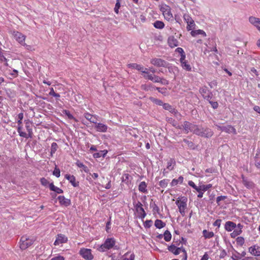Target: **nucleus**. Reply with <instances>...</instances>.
<instances>
[{
	"mask_svg": "<svg viewBox=\"0 0 260 260\" xmlns=\"http://www.w3.org/2000/svg\"><path fill=\"white\" fill-rule=\"evenodd\" d=\"M194 134L202 137L210 138L213 135V132L209 128L200 127L197 125Z\"/></svg>",
	"mask_w": 260,
	"mask_h": 260,
	"instance_id": "nucleus-1",
	"label": "nucleus"
},
{
	"mask_svg": "<svg viewBox=\"0 0 260 260\" xmlns=\"http://www.w3.org/2000/svg\"><path fill=\"white\" fill-rule=\"evenodd\" d=\"M187 199L185 197L181 198H178L176 201V204L177 205L180 213L182 216H184L185 214V209L187 207Z\"/></svg>",
	"mask_w": 260,
	"mask_h": 260,
	"instance_id": "nucleus-2",
	"label": "nucleus"
},
{
	"mask_svg": "<svg viewBox=\"0 0 260 260\" xmlns=\"http://www.w3.org/2000/svg\"><path fill=\"white\" fill-rule=\"evenodd\" d=\"M115 240L113 238H107L102 244L100 247L98 248V250L101 252H104L107 250H109L115 245Z\"/></svg>",
	"mask_w": 260,
	"mask_h": 260,
	"instance_id": "nucleus-3",
	"label": "nucleus"
},
{
	"mask_svg": "<svg viewBox=\"0 0 260 260\" xmlns=\"http://www.w3.org/2000/svg\"><path fill=\"white\" fill-rule=\"evenodd\" d=\"M34 240L29 238L27 236H23L20 239V248L21 249H25L31 245Z\"/></svg>",
	"mask_w": 260,
	"mask_h": 260,
	"instance_id": "nucleus-4",
	"label": "nucleus"
},
{
	"mask_svg": "<svg viewBox=\"0 0 260 260\" xmlns=\"http://www.w3.org/2000/svg\"><path fill=\"white\" fill-rule=\"evenodd\" d=\"M160 10L162 12L165 18L168 21L173 20V16L171 11V8L169 6L165 5L160 8Z\"/></svg>",
	"mask_w": 260,
	"mask_h": 260,
	"instance_id": "nucleus-5",
	"label": "nucleus"
},
{
	"mask_svg": "<svg viewBox=\"0 0 260 260\" xmlns=\"http://www.w3.org/2000/svg\"><path fill=\"white\" fill-rule=\"evenodd\" d=\"M197 126V125L193 124L186 121H184L182 125V127L185 133L186 134H187L189 132H192L194 134Z\"/></svg>",
	"mask_w": 260,
	"mask_h": 260,
	"instance_id": "nucleus-6",
	"label": "nucleus"
},
{
	"mask_svg": "<svg viewBox=\"0 0 260 260\" xmlns=\"http://www.w3.org/2000/svg\"><path fill=\"white\" fill-rule=\"evenodd\" d=\"M79 253L83 258L88 260H91L93 258L91 250L89 249L81 248Z\"/></svg>",
	"mask_w": 260,
	"mask_h": 260,
	"instance_id": "nucleus-7",
	"label": "nucleus"
},
{
	"mask_svg": "<svg viewBox=\"0 0 260 260\" xmlns=\"http://www.w3.org/2000/svg\"><path fill=\"white\" fill-rule=\"evenodd\" d=\"M150 63L154 66L157 67H165L167 66V62L158 58H154L151 59Z\"/></svg>",
	"mask_w": 260,
	"mask_h": 260,
	"instance_id": "nucleus-8",
	"label": "nucleus"
},
{
	"mask_svg": "<svg viewBox=\"0 0 260 260\" xmlns=\"http://www.w3.org/2000/svg\"><path fill=\"white\" fill-rule=\"evenodd\" d=\"M13 36L15 40L20 44L22 45L24 43L26 37L22 33L18 31H13Z\"/></svg>",
	"mask_w": 260,
	"mask_h": 260,
	"instance_id": "nucleus-9",
	"label": "nucleus"
},
{
	"mask_svg": "<svg viewBox=\"0 0 260 260\" xmlns=\"http://www.w3.org/2000/svg\"><path fill=\"white\" fill-rule=\"evenodd\" d=\"M68 241V238L64 235L59 234L56 236V240L54 243L55 245H58L60 244L66 243Z\"/></svg>",
	"mask_w": 260,
	"mask_h": 260,
	"instance_id": "nucleus-10",
	"label": "nucleus"
},
{
	"mask_svg": "<svg viewBox=\"0 0 260 260\" xmlns=\"http://www.w3.org/2000/svg\"><path fill=\"white\" fill-rule=\"evenodd\" d=\"M163 108L164 109L168 110L171 113L173 114L177 118L181 116V114L177 111V110L168 103H165L164 105H163Z\"/></svg>",
	"mask_w": 260,
	"mask_h": 260,
	"instance_id": "nucleus-11",
	"label": "nucleus"
},
{
	"mask_svg": "<svg viewBox=\"0 0 260 260\" xmlns=\"http://www.w3.org/2000/svg\"><path fill=\"white\" fill-rule=\"evenodd\" d=\"M212 187V184H209L207 185H202L199 186V194H198V197L199 198H202L203 196L204 192L207 191L208 189Z\"/></svg>",
	"mask_w": 260,
	"mask_h": 260,
	"instance_id": "nucleus-12",
	"label": "nucleus"
},
{
	"mask_svg": "<svg viewBox=\"0 0 260 260\" xmlns=\"http://www.w3.org/2000/svg\"><path fill=\"white\" fill-rule=\"evenodd\" d=\"M94 128L98 132L105 133L107 132L108 129V126L102 123H98L96 122L95 123Z\"/></svg>",
	"mask_w": 260,
	"mask_h": 260,
	"instance_id": "nucleus-13",
	"label": "nucleus"
},
{
	"mask_svg": "<svg viewBox=\"0 0 260 260\" xmlns=\"http://www.w3.org/2000/svg\"><path fill=\"white\" fill-rule=\"evenodd\" d=\"M57 199L61 206L68 207L71 204V200L69 199H67L63 196H59L58 197Z\"/></svg>",
	"mask_w": 260,
	"mask_h": 260,
	"instance_id": "nucleus-14",
	"label": "nucleus"
},
{
	"mask_svg": "<svg viewBox=\"0 0 260 260\" xmlns=\"http://www.w3.org/2000/svg\"><path fill=\"white\" fill-rule=\"evenodd\" d=\"M217 127L222 132H225L228 133H233L234 134H236L237 133L236 129L231 125L226 126H217Z\"/></svg>",
	"mask_w": 260,
	"mask_h": 260,
	"instance_id": "nucleus-15",
	"label": "nucleus"
},
{
	"mask_svg": "<svg viewBox=\"0 0 260 260\" xmlns=\"http://www.w3.org/2000/svg\"><path fill=\"white\" fill-rule=\"evenodd\" d=\"M84 116L87 120L94 124L96 123L98 121V118H99L98 116L96 115H91L88 112L84 113Z\"/></svg>",
	"mask_w": 260,
	"mask_h": 260,
	"instance_id": "nucleus-16",
	"label": "nucleus"
},
{
	"mask_svg": "<svg viewBox=\"0 0 260 260\" xmlns=\"http://www.w3.org/2000/svg\"><path fill=\"white\" fill-rule=\"evenodd\" d=\"M135 207L136 208L137 211L141 214L142 218H144L146 216V214L141 202H138L135 205Z\"/></svg>",
	"mask_w": 260,
	"mask_h": 260,
	"instance_id": "nucleus-17",
	"label": "nucleus"
},
{
	"mask_svg": "<svg viewBox=\"0 0 260 260\" xmlns=\"http://www.w3.org/2000/svg\"><path fill=\"white\" fill-rule=\"evenodd\" d=\"M128 66L129 68L136 69L141 72V73H145V70H148L147 68H144L142 65L135 63L128 64Z\"/></svg>",
	"mask_w": 260,
	"mask_h": 260,
	"instance_id": "nucleus-18",
	"label": "nucleus"
},
{
	"mask_svg": "<svg viewBox=\"0 0 260 260\" xmlns=\"http://www.w3.org/2000/svg\"><path fill=\"white\" fill-rule=\"evenodd\" d=\"M237 225L233 221H226L224 224V229L228 232H231L236 228Z\"/></svg>",
	"mask_w": 260,
	"mask_h": 260,
	"instance_id": "nucleus-19",
	"label": "nucleus"
},
{
	"mask_svg": "<svg viewBox=\"0 0 260 260\" xmlns=\"http://www.w3.org/2000/svg\"><path fill=\"white\" fill-rule=\"evenodd\" d=\"M168 43L171 48L178 46V41L174 36H170L168 39Z\"/></svg>",
	"mask_w": 260,
	"mask_h": 260,
	"instance_id": "nucleus-20",
	"label": "nucleus"
},
{
	"mask_svg": "<svg viewBox=\"0 0 260 260\" xmlns=\"http://www.w3.org/2000/svg\"><path fill=\"white\" fill-rule=\"evenodd\" d=\"M242 183L246 188L248 189H251L254 187V184L252 181L244 177L243 175H242Z\"/></svg>",
	"mask_w": 260,
	"mask_h": 260,
	"instance_id": "nucleus-21",
	"label": "nucleus"
},
{
	"mask_svg": "<svg viewBox=\"0 0 260 260\" xmlns=\"http://www.w3.org/2000/svg\"><path fill=\"white\" fill-rule=\"evenodd\" d=\"M65 178L68 180L73 186L77 187L79 185V182H76V178L73 175L66 174Z\"/></svg>",
	"mask_w": 260,
	"mask_h": 260,
	"instance_id": "nucleus-22",
	"label": "nucleus"
},
{
	"mask_svg": "<svg viewBox=\"0 0 260 260\" xmlns=\"http://www.w3.org/2000/svg\"><path fill=\"white\" fill-rule=\"evenodd\" d=\"M182 249H183L182 247L177 248L174 245H171L168 247V250L175 255L179 254Z\"/></svg>",
	"mask_w": 260,
	"mask_h": 260,
	"instance_id": "nucleus-23",
	"label": "nucleus"
},
{
	"mask_svg": "<svg viewBox=\"0 0 260 260\" xmlns=\"http://www.w3.org/2000/svg\"><path fill=\"white\" fill-rule=\"evenodd\" d=\"M184 178L183 176H180L178 179H173L171 183V186H176L178 184H182L183 183Z\"/></svg>",
	"mask_w": 260,
	"mask_h": 260,
	"instance_id": "nucleus-24",
	"label": "nucleus"
},
{
	"mask_svg": "<svg viewBox=\"0 0 260 260\" xmlns=\"http://www.w3.org/2000/svg\"><path fill=\"white\" fill-rule=\"evenodd\" d=\"M249 21L256 27L258 23L260 22V18L254 16H250L249 17Z\"/></svg>",
	"mask_w": 260,
	"mask_h": 260,
	"instance_id": "nucleus-25",
	"label": "nucleus"
},
{
	"mask_svg": "<svg viewBox=\"0 0 260 260\" xmlns=\"http://www.w3.org/2000/svg\"><path fill=\"white\" fill-rule=\"evenodd\" d=\"M49 188L51 190L57 193H63V190L61 188L55 186L53 183L49 184Z\"/></svg>",
	"mask_w": 260,
	"mask_h": 260,
	"instance_id": "nucleus-26",
	"label": "nucleus"
},
{
	"mask_svg": "<svg viewBox=\"0 0 260 260\" xmlns=\"http://www.w3.org/2000/svg\"><path fill=\"white\" fill-rule=\"evenodd\" d=\"M107 153H108L107 150H104L100 151L98 152L94 153L93 154V156L94 158H100L101 157H104L106 155Z\"/></svg>",
	"mask_w": 260,
	"mask_h": 260,
	"instance_id": "nucleus-27",
	"label": "nucleus"
},
{
	"mask_svg": "<svg viewBox=\"0 0 260 260\" xmlns=\"http://www.w3.org/2000/svg\"><path fill=\"white\" fill-rule=\"evenodd\" d=\"M147 184L145 182L142 181L141 182L139 185V190L140 192L146 193L147 192V190L146 189Z\"/></svg>",
	"mask_w": 260,
	"mask_h": 260,
	"instance_id": "nucleus-28",
	"label": "nucleus"
},
{
	"mask_svg": "<svg viewBox=\"0 0 260 260\" xmlns=\"http://www.w3.org/2000/svg\"><path fill=\"white\" fill-rule=\"evenodd\" d=\"M191 35L193 37H195L198 35H202L204 37L206 36V32L204 30H201V29L192 30L191 32Z\"/></svg>",
	"mask_w": 260,
	"mask_h": 260,
	"instance_id": "nucleus-29",
	"label": "nucleus"
},
{
	"mask_svg": "<svg viewBox=\"0 0 260 260\" xmlns=\"http://www.w3.org/2000/svg\"><path fill=\"white\" fill-rule=\"evenodd\" d=\"M207 86H204L200 89V92L202 95L203 97L204 98L209 92H210Z\"/></svg>",
	"mask_w": 260,
	"mask_h": 260,
	"instance_id": "nucleus-30",
	"label": "nucleus"
},
{
	"mask_svg": "<svg viewBox=\"0 0 260 260\" xmlns=\"http://www.w3.org/2000/svg\"><path fill=\"white\" fill-rule=\"evenodd\" d=\"M175 163V161L174 159H170V160L167 162V168L170 171L174 169Z\"/></svg>",
	"mask_w": 260,
	"mask_h": 260,
	"instance_id": "nucleus-31",
	"label": "nucleus"
},
{
	"mask_svg": "<svg viewBox=\"0 0 260 260\" xmlns=\"http://www.w3.org/2000/svg\"><path fill=\"white\" fill-rule=\"evenodd\" d=\"M154 225L156 228L161 229L166 225V223L160 219H156L155 221Z\"/></svg>",
	"mask_w": 260,
	"mask_h": 260,
	"instance_id": "nucleus-32",
	"label": "nucleus"
},
{
	"mask_svg": "<svg viewBox=\"0 0 260 260\" xmlns=\"http://www.w3.org/2000/svg\"><path fill=\"white\" fill-rule=\"evenodd\" d=\"M22 127L21 125H18L17 132L19 133L20 136L25 138H28L27 134L26 133L22 131Z\"/></svg>",
	"mask_w": 260,
	"mask_h": 260,
	"instance_id": "nucleus-33",
	"label": "nucleus"
},
{
	"mask_svg": "<svg viewBox=\"0 0 260 260\" xmlns=\"http://www.w3.org/2000/svg\"><path fill=\"white\" fill-rule=\"evenodd\" d=\"M204 236L206 239H209L213 237L214 235L213 232H208L206 230H204L203 231Z\"/></svg>",
	"mask_w": 260,
	"mask_h": 260,
	"instance_id": "nucleus-34",
	"label": "nucleus"
},
{
	"mask_svg": "<svg viewBox=\"0 0 260 260\" xmlns=\"http://www.w3.org/2000/svg\"><path fill=\"white\" fill-rule=\"evenodd\" d=\"M153 26L156 28L162 29L164 27L165 24L163 22L157 20L153 23Z\"/></svg>",
	"mask_w": 260,
	"mask_h": 260,
	"instance_id": "nucleus-35",
	"label": "nucleus"
},
{
	"mask_svg": "<svg viewBox=\"0 0 260 260\" xmlns=\"http://www.w3.org/2000/svg\"><path fill=\"white\" fill-rule=\"evenodd\" d=\"M30 123L28 121H25V127L28 133V137H31V135L32 134V129L30 127Z\"/></svg>",
	"mask_w": 260,
	"mask_h": 260,
	"instance_id": "nucleus-36",
	"label": "nucleus"
},
{
	"mask_svg": "<svg viewBox=\"0 0 260 260\" xmlns=\"http://www.w3.org/2000/svg\"><path fill=\"white\" fill-rule=\"evenodd\" d=\"M150 100L153 103H154L157 105L163 106V105H164V104H165L162 102V101L161 100L153 98V97L150 98Z\"/></svg>",
	"mask_w": 260,
	"mask_h": 260,
	"instance_id": "nucleus-37",
	"label": "nucleus"
},
{
	"mask_svg": "<svg viewBox=\"0 0 260 260\" xmlns=\"http://www.w3.org/2000/svg\"><path fill=\"white\" fill-rule=\"evenodd\" d=\"M57 148H58V145H57V143L55 142L52 143L51 144V151H50V154H51V156H52L53 154L55 153Z\"/></svg>",
	"mask_w": 260,
	"mask_h": 260,
	"instance_id": "nucleus-38",
	"label": "nucleus"
},
{
	"mask_svg": "<svg viewBox=\"0 0 260 260\" xmlns=\"http://www.w3.org/2000/svg\"><path fill=\"white\" fill-rule=\"evenodd\" d=\"M49 95L53 96L56 98V100H58L60 98V94L59 93H56L53 88H51L50 89V92L48 94Z\"/></svg>",
	"mask_w": 260,
	"mask_h": 260,
	"instance_id": "nucleus-39",
	"label": "nucleus"
},
{
	"mask_svg": "<svg viewBox=\"0 0 260 260\" xmlns=\"http://www.w3.org/2000/svg\"><path fill=\"white\" fill-rule=\"evenodd\" d=\"M164 237L165 241L167 242H169L171 239L172 235L170 232L169 231L167 230L165 232L164 234Z\"/></svg>",
	"mask_w": 260,
	"mask_h": 260,
	"instance_id": "nucleus-40",
	"label": "nucleus"
},
{
	"mask_svg": "<svg viewBox=\"0 0 260 260\" xmlns=\"http://www.w3.org/2000/svg\"><path fill=\"white\" fill-rule=\"evenodd\" d=\"M169 182V179H163L159 182V185L162 188H166Z\"/></svg>",
	"mask_w": 260,
	"mask_h": 260,
	"instance_id": "nucleus-41",
	"label": "nucleus"
},
{
	"mask_svg": "<svg viewBox=\"0 0 260 260\" xmlns=\"http://www.w3.org/2000/svg\"><path fill=\"white\" fill-rule=\"evenodd\" d=\"M152 87V85L151 84H142L141 86V89L143 90L147 91L150 90Z\"/></svg>",
	"mask_w": 260,
	"mask_h": 260,
	"instance_id": "nucleus-42",
	"label": "nucleus"
},
{
	"mask_svg": "<svg viewBox=\"0 0 260 260\" xmlns=\"http://www.w3.org/2000/svg\"><path fill=\"white\" fill-rule=\"evenodd\" d=\"M181 63L182 67L186 70V71H191V67L187 63L186 61L182 62Z\"/></svg>",
	"mask_w": 260,
	"mask_h": 260,
	"instance_id": "nucleus-43",
	"label": "nucleus"
},
{
	"mask_svg": "<svg viewBox=\"0 0 260 260\" xmlns=\"http://www.w3.org/2000/svg\"><path fill=\"white\" fill-rule=\"evenodd\" d=\"M244 242H245L244 239L242 237H238L236 239L237 244L240 246H242L243 245V244H244Z\"/></svg>",
	"mask_w": 260,
	"mask_h": 260,
	"instance_id": "nucleus-44",
	"label": "nucleus"
},
{
	"mask_svg": "<svg viewBox=\"0 0 260 260\" xmlns=\"http://www.w3.org/2000/svg\"><path fill=\"white\" fill-rule=\"evenodd\" d=\"M242 232V230L235 229L233 233L231 234V236L232 238H235L236 236L240 235Z\"/></svg>",
	"mask_w": 260,
	"mask_h": 260,
	"instance_id": "nucleus-45",
	"label": "nucleus"
},
{
	"mask_svg": "<svg viewBox=\"0 0 260 260\" xmlns=\"http://www.w3.org/2000/svg\"><path fill=\"white\" fill-rule=\"evenodd\" d=\"M249 252L253 255L256 256V245H255L253 246H251L248 248Z\"/></svg>",
	"mask_w": 260,
	"mask_h": 260,
	"instance_id": "nucleus-46",
	"label": "nucleus"
},
{
	"mask_svg": "<svg viewBox=\"0 0 260 260\" xmlns=\"http://www.w3.org/2000/svg\"><path fill=\"white\" fill-rule=\"evenodd\" d=\"M235 253H233L232 258L233 260H239L241 259L240 253L235 250Z\"/></svg>",
	"mask_w": 260,
	"mask_h": 260,
	"instance_id": "nucleus-47",
	"label": "nucleus"
},
{
	"mask_svg": "<svg viewBox=\"0 0 260 260\" xmlns=\"http://www.w3.org/2000/svg\"><path fill=\"white\" fill-rule=\"evenodd\" d=\"M187 29L188 30H192L193 28H194V27L195 26V23L193 20L191 21H189V22L187 23Z\"/></svg>",
	"mask_w": 260,
	"mask_h": 260,
	"instance_id": "nucleus-48",
	"label": "nucleus"
},
{
	"mask_svg": "<svg viewBox=\"0 0 260 260\" xmlns=\"http://www.w3.org/2000/svg\"><path fill=\"white\" fill-rule=\"evenodd\" d=\"M159 93L166 95L167 94V89L166 88H160V87H156L155 88Z\"/></svg>",
	"mask_w": 260,
	"mask_h": 260,
	"instance_id": "nucleus-49",
	"label": "nucleus"
},
{
	"mask_svg": "<svg viewBox=\"0 0 260 260\" xmlns=\"http://www.w3.org/2000/svg\"><path fill=\"white\" fill-rule=\"evenodd\" d=\"M63 113L67 116L69 119H74L76 120L75 118L73 116L72 114H71L69 111L65 110L63 111Z\"/></svg>",
	"mask_w": 260,
	"mask_h": 260,
	"instance_id": "nucleus-50",
	"label": "nucleus"
},
{
	"mask_svg": "<svg viewBox=\"0 0 260 260\" xmlns=\"http://www.w3.org/2000/svg\"><path fill=\"white\" fill-rule=\"evenodd\" d=\"M23 118V113H20L18 115V125H21L22 123V119Z\"/></svg>",
	"mask_w": 260,
	"mask_h": 260,
	"instance_id": "nucleus-51",
	"label": "nucleus"
},
{
	"mask_svg": "<svg viewBox=\"0 0 260 260\" xmlns=\"http://www.w3.org/2000/svg\"><path fill=\"white\" fill-rule=\"evenodd\" d=\"M120 7V0H117L115 6L114 8V11L116 14H118L119 9Z\"/></svg>",
	"mask_w": 260,
	"mask_h": 260,
	"instance_id": "nucleus-52",
	"label": "nucleus"
},
{
	"mask_svg": "<svg viewBox=\"0 0 260 260\" xmlns=\"http://www.w3.org/2000/svg\"><path fill=\"white\" fill-rule=\"evenodd\" d=\"M188 185L194 188L197 191H199V186H197L192 181H189Z\"/></svg>",
	"mask_w": 260,
	"mask_h": 260,
	"instance_id": "nucleus-53",
	"label": "nucleus"
},
{
	"mask_svg": "<svg viewBox=\"0 0 260 260\" xmlns=\"http://www.w3.org/2000/svg\"><path fill=\"white\" fill-rule=\"evenodd\" d=\"M129 175L128 174H124L122 177V181L125 182L126 184L128 183Z\"/></svg>",
	"mask_w": 260,
	"mask_h": 260,
	"instance_id": "nucleus-54",
	"label": "nucleus"
},
{
	"mask_svg": "<svg viewBox=\"0 0 260 260\" xmlns=\"http://www.w3.org/2000/svg\"><path fill=\"white\" fill-rule=\"evenodd\" d=\"M183 18H184V21L186 23H188L189 21H191L193 20L190 17V16L188 14H185L183 15Z\"/></svg>",
	"mask_w": 260,
	"mask_h": 260,
	"instance_id": "nucleus-55",
	"label": "nucleus"
},
{
	"mask_svg": "<svg viewBox=\"0 0 260 260\" xmlns=\"http://www.w3.org/2000/svg\"><path fill=\"white\" fill-rule=\"evenodd\" d=\"M172 124V125L174 126H175L179 129H181V126H180L179 125H177V122L174 120L172 118H170L169 119V120H168Z\"/></svg>",
	"mask_w": 260,
	"mask_h": 260,
	"instance_id": "nucleus-56",
	"label": "nucleus"
},
{
	"mask_svg": "<svg viewBox=\"0 0 260 260\" xmlns=\"http://www.w3.org/2000/svg\"><path fill=\"white\" fill-rule=\"evenodd\" d=\"M212 96H213L212 93L211 91H210V92H209V93L208 94H207L203 98L205 100L208 101L209 102H210V101H211V100L212 98Z\"/></svg>",
	"mask_w": 260,
	"mask_h": 260,
	"instance_id": "nucleus-57",
	"label": "nucleus"
},
{
	"mask_svg": "<svg viewBox=\"0 0 260 260\" xmlns=\"http://www.w3.org/2000/svg\"><path fill=\"white\" fill-rule=\"evenodd\" d=\"M40 181H41V184L43 186H46L48 184H49V182L48 181V180L46 179H45V178H41V180H40Z\"/></svg>",
	"mask_w": 260,
	"mask_h": 260,
	"instance_id": "nucleus-58",
	"label": "nucleus"
},
{
	"mask_svg": "<svg viewBox=\"0 0 260 260\" xmlns=\"http://www.w3.org/2000/svg\"><path fill=\"white\" fill-rule=\"evenodd\" d=\"M60 170L59 169L55 168V170L53 172V174L56 177H59L60 176Z\"/></svg>",
	"mask_w": 260,
	"mask_h": 260,
	"instance_id": "nucleus-59",
	"label": "nucleus"
},
{
	"mask_svg": "<svg viewBox=\"0 0 260 260\" xmlns=\"http://www.w3.org/2000/svg\"><path fill=\"white\" fill-rule=\"evenodd\" d=\"M209 85L210 88H213L217 85V83L216 80H213L209 83Z\"/></svg>",
	"mask_w": 260,
	"mask_h": 260,
	"instance_id": "nucleus-60",
	"label": "nucleus"
},
{
	"mask_svg": "<svg viewBox=\"0 0 260 260\" xmlns=\"http://www.w3.org/2000/svg\"><path fill=\"white\" fill-rule=\"evenodd\" d=\"M226 199L225 196H218L216 198V203L218 204V205L220 204V202L222 200H223Z\"/></svg>",
	"mask_w": 260,
	"mask_h": 260,
	"instance_id": "nucleus-61",
	"label": "nucleus"
},
{
	"mask_svg": "<svg viewBox=\"0 0 260 260\" xmlns=\"http://www.w3.org/2000/svg\"><path fill=\"white\" fill-rule=\"evenodd\" d=\"M77 165L79 167V168H82L84 170V171L86 172H87V168L86 166H85V165H83V163L82 162H77Z\"/></svg>",
	"mask_w": 260,
	"mask_h": 260,
	"instance_id": "nucleus-62",
	"label": "nucleus"
},
{
	"mask_svg": "<svg viewBox=\"0 0 260 260\" xmlns=\"http://www.w3.org/2000/svg\"><path fill=\"white\" fill-rule=\"evenodd\" d=\"M221 222V219H216L213 223V225L214 226H217L218 228H219L220 226Z\"/></svg>",
	"mask_w": 260,
	"mask_h": 260,
	"instance_id": "nucleus-63",
	"label": "nucleus"
},
{
	"mask_svg": "<svg viewBox=\"0 0 260 260\" xmlns=\"http://www.w3.org/2000/svg\"><path fill=\"white\" fill-rule=\"evenodd\" d=\"M209 103L211 105L212 107L214 109H217L218 107V104L217 102L210 101Z\"/></svg>",
	"mask_w": 260,
	"mask_h": 260,
	"instance_id": "nucleus-64",
	"label": "nucleus"
}]
</instances>
